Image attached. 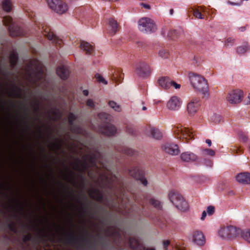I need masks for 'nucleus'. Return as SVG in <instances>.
Listing matches in <instances>:
<instances>
[{"label": "nucleus", "mask_w": 250, "mask_h": 250, "mask_svg": "<svg viewBox=\"0 0 250 250\" xmlns=\"http://www.w3.org/2000/svg\"><path fill=\"white\" fill-rule=\"evenodd\" d=\"M100 131L105 135L112 136L116 133L117 129L114 125L108 123L101 125L100 128Z\"/></svg>", "instance_id": "obj_15"}, {"label": "nucleus", "mask_w": 250, "mask_h": 250, "mask_svg": "<svg viewBox=\"0 0 250 250\" xmlns=\"http://www.w3.org/2000/svg\"><path fill=\"white\" fill-rule=\"evenodd\" d=\"M10 65L12 67H14L18 61V55L15 52L11 53L9 57Z\"/></svg>", "instance_id": "obj_34"}, {"label": "nucleus", "mask_w": 250, "mask_h": 250, "mask_svg": "<svg viewBox=\"0 0 250 250\" xmlns=\"http://www.w3.org/2000/svg\"><path fill=\"white\" fill-rule=\"evenodd\" d=\"M170 242L168 240H165L163 241L164 248L165 250H167V247L169 245Z\"/></svg>", "instance_id": "obj_57"}, {"label": "nucleus", "mask_w": 250, "mask_h": 250, "mask_svg": "<svg viewBox=\"0 0 250 250\" xmlns=\"http://www.w3.org/2000/svg\"><path fill=\"white\" fill-rule=\"evenodd\" d=\"M112 75L111 76V78L113 81H114L115 82L117 81L118 80L117 79V74H115L114 73H112Z\"/></svg>", "instance_id": "obj_61"}, {"label": "nucleus", "mask_w": 250, "mask_h": 250, "mask_svg": "<svg viewBox=\"0 0 250 250\" xmlns=\"http://www.w3.org/2000/svg\"><path fill=\"white\" fill-rule=\"evenodd\" d=\"M32 106L34 108V110L35 112H38L39 110V104L38 103H35Z\"/></svg>", "instance_id": "obj_55"}, {"label": "nucleus", "mask_w": 250, "mask_h": 250, "mask_svg": "<svg viewBox=\"0 0 250 250\" xmlns=\"http://www.w3.org/2000/svg\"><path fill=\"white\" fill-rule=\"evenodd\" d=\"M207 214L208 213L206 212V211H205V210L203 211L202 213V216H201V219L202 220H204L205 219Z\"/></svg>", "instance_id": "obj_60"}, {"label": "nucleus", "mask_w": 250, "mask_h": 250, "mask_svg": "<svg viewBox=\"0 0 250 250\" xmlns=\"http://www.w3.org/2000/svg\"><path fill=\"white\" fill-rule=\"evenodd\" d=\"M101 154L94 150L82 157V160L78 159L77 162L72 163L74 170L82 173L87 171L90 179L93 180L97 186L91 187L87 189L89 197L97 201H102L104 198V192L111 196L114 195L120 198L124 191L122 181L115 175L105 167L102 168L97 166V163L100 161Z\"/></svg>", "instance_id": "obj_1"}, {"label": "nucleus", "mask_w": 250, "mask_h": 250, "mask_svg": "<svg viewBox=\"0 0 250 250\" xmlns=\"http://www.w3.org/2000/svg\"><path fill=\"white\" fill-rule=\"evenodd\" d=\"M69 73L68 67L64 65L60 66L57 69L58 75L63 80H66L68 78Z\"/></svg>", "instance_id": "obj_21"}, {"label": "nucleus", "mask_w": 250, "mask_h": 250, "mask_svg": "<svg viewBox=\"0 0 250 250\" xmlns=\"http://www.w3.org/2000/svg\"><path fill=\"white\" fill-rule=\"evenodd\" d=\"M95 77L98 82L102 83L104 84H107V82L100 74L97 73Z\"/></svg>", "instance_id": "obj_44"}, {"label": "nucleus", "mask_w": 250, "mask_h": 250, "mask_svg": "<svg viewBox=\"0 0 250 250\" xmlns=\"http://www.w3.org/2000/svg\"><path fill=\"white\" fill-rule=\"evenodd\" d=\"M188 77L194 89L201 92L205 97L209 96V88L207 80L196 73L190 72Z\"/></svg>", "instance_id": "obj_4"}, {"label": "nucleus", "mask_w": 250, "mask_h": 250, "mask_svg": "<svg viewBox=\"0 0 250 250\" xmlns=\"http://www.w3.org/2000/svg\"><path fill=\"white\" fill-rule=\"evenodd\" d=\"M171 86H173L176 89H179L180 88V86H181L180 84L177 83L175 82L172 81V80H171V83L170 84V87Z\"/></svg>", "instance_id": "obj_54"}, {"label": "nucleus", "mask_w": 250, "mask_h": 250, "mask_svg": "<svg viewBox=\"0 0 250 250\" xmlns=\"http://www.w3.org/2000/svg\"><path fill=\"white\" fill-rule=\"evenodd\" d=\"M229 226L227 227H224L221 228L218 231V233L220 236L222 238H229Z\"/></svg>", "instance_id": "obj_33"}, {"label": "nucleus", "mask_w": 250, "mask_h": 250, "mask_svg": "<svg viewBox=\"0 0 250 250\" xmlns=\"http://www.w3.org/2000/svg\"><path fill=\"white\" fill-rule=\"evenodd\" d=\"M12 3L10 0H3L2 2V7L6 12H10L12 10Z\"/></svg>", "instance_id": "obj_32"}, {"label": "nucleus", "mask_w": 250, "mask_h": 250, "mask_svg": "<svg viewBox=\"0 0 250 250\" xmlns=\"http://www.w3.org/2000/svg\"><path fill=\"white\" fill-rule=\"evenodd\" d=\"M201 106V100L199 97H194L187 104V110L189 114L194 115Z\"/></svg>", "instance_id": "obj_11"}, {"label": "nucleus", "mask_w": 250, "mask_h": 250, "mask_svg": "<svg viewBox=\"0 0 250 250\" xmlns=\"http://www.w3.org/2000/svg\"><path fill=\"white\" fill-rule=\"evenodd\" d=\"M124 153L127 155L131 156L134 154V152L132 149L126 148L124 149Z\"/></svg>", "instance_id": "obj_53"}, {"label": "nucleus", "mask_w": 250, "mask_h": 250, "mask_svg": "<svg viewBox=\"0 0 250 250\" xmlns=\"http://www.w3.org/2000/svg\"><path fill=\"white\" fill-rule=\"evenodd\" d=\"M204 152L206 155L211 156H214L215 154V151L209 148L205 149L204 150Z\"/></svg>", "instance_id": "obj_51"}, {"label": "nucleus", "mask_w": 250, "mask_h": 250, "mask_svg": "<svg viewBox=\"0 0 250 250\" xmlns=\"http://www.w3.org/2000/svg\"><path fill=\"white\" fill-rule=\"evenodd\" d=\"M86 104L87 106L93 108L95 107L94 102L92 99H88L86 101Z\"/></svg>", "instance_id": "obj_52"}, {"label": "nucleus", "mask_w": 250, "mask_h": 250, "mask_svg": "<svg viewBox=\"0 0 250 250\" xmlns=\"http://www.w3.org/2000/svg\"><path fill=\"white\" fill-rule=\"evenodd\" d=\"M123 207L124 208V207ZM119 211L123 215L128 216H129L130 214L131 213V210L128 207H125L124 209H120Z\"/></svg>", "instance_id": "obj_43"}, {"label": "nucleus", "mask_w": 250, "mask_h": 250, "mask_svg": "<svg viewBox=\"0 0 250 250\" xmlns=\"http://www.w3.org/2000/svg\"><path fill=\"white\" fill-rule=\"evenodd\" d=\"M206 143L209 146H211V141L209 139H207L206 141Z\"/></svg>", "instance_id": "obj_64"}, {"label": "nucleus", "mask_w": 250, "mask_h": 250, "mask_svg": "<svg viewBox=\"0 0 250 250\" xmlns=\"http://www.w3.org/2000/svg\"><path fill=\"white\" fill-rule=\"evenodd\" d=\"M99 118L102 121H104V120L105 121H108L109 120L110 115L106 113L103 112L101 113L98 115Z\"/></svg>", "instance_id": "obj_42"}, {"label": "nucleus", "mask_w": 250, "mask_h": 250, "mask_svg": "<svg viewBox=\"0 0 250 250\" xmlns=\"http://www.w3.org/2000/svg\"><path fill=\"white\" fill-rule=\"evenodd\" d=\"M176 208L181 212H186L189 209L188 204H174Z\"/></svg>", "instance_id": "obj_37"}, {"label": "nucleus", "mask_w": 250, "mask_h": 250, "mask_svg": "<svg viewBox=\"0 0 250 250\" xmlns=\"http://www.w3.org/2000/svg\"><path fill=\"white\" fill-rule=\"evenodd\" d=\"M108 105L109 106L117 112H121L122 108L121 106L117 104L116 102L113 101H109L108 102Z\"/></svg>", "instance_id": "obj_36"}, {"label": "nucleus", "mask_w": 250, "mask_h": 250, "mask_svg": "<svg viewBox=\"0 0 250 250\" xmlns=\"http://www.w3.org/2000/svg\"><path fill=\"white\" fill-rule=\"evenodd\" d=\"M242 97V91L241 90H234L229 93L227 100L229 103L236 104L241 101Z\"/></svg>", "instance_id": "obj_14"}, {"label": "nucleus", "mask_w": 250, "mask_h": 250, "mask_svg": "<svg viewBox=\"0 0 250 250\" xmlns=\"http://www.w3.org/2000/svg\"><path fill=\"white\" fill-rule=\"evenodd\" d=\"M242 238L250 243V229L244 230L242 232Z\"/></svg>", "instance_id": "obj_39"}, {"label": "nucleus", "mask_w": 250, "mask_h": 250, "mask_svg": "<svg viewBox=\"0 0 250 250\" xmlns=\"http://www.w3.org/2000/svg\"><path fill=\"white\" fill-rule=\"evenodd\" d=\"M62 145L60 143H52L51 148L52 150L58 151L61 148Z\"/></svg>", "instance_id": "obj_47"}, {"label": "nucleus", "mask_w": 250, "mask_h": 250, "mask_svg": "<svg viewBox=\"0 0 250 250\" xmlns=\"http://www.w3.org/2000/svg\"><path fill=\"white\" fill-rule=\"evenodd\" d=\"M236 51L238 55L244 54L250 51V45L248 42H245L244 45L238 46L236 48Z\"/></svg>", "instance_id": "obj_29"}, {"label": "nucleus", "mask_w": 250, "mask_h": 250, "mask_svg": "<svg viewBox=\"0 0 250 250\" xmlns=\"http://www.w3.org/2000/svg\"><path fill=\"white\" fill-rule=\"evenodd\" d=\"M182 101L177 96H172L169 99L167 103V108L172 110H177L181 106Z\"/></svg>", "instance_id": "obj_16"}, {"label": "nucleus", "mask_w": 250, "mask_h": 250, "mask_svg": "<svg viewBox=\"0 0 250 250\" xmlns=\"http://www.w3.org/2000/svg\"><path fill=\"white\" fill-rule=\"evenodd\" d=\"M31 238V235L29 233L27 235H26L24 237V241H26L29 240Z\"/></svg>", "instance_id": "obj_62"}, {"label": "nucleus", "mask_w": 250, "mask_h": 250, "mask_svg": "<svg viewBox=\"0 0 250 250\" xmlns=\"http://www.w3.org/2000/svg\"><path fill=\"white\" fill-rule=\"evenodd\" d=\"M194 242L199 246H203L205 243V238L202 232L195 231L193 235Z\"/></svg>", "instance_id": "obj_23"}, {"label": "nucleus", "mask_w": 250, "mask_h": 250, "mask_svg": "<svg viewBox=\"0 0 250 250\" xmlns=\"http://www.w3.org/2000/svg\"><path fill=\"white\" fill-rule=\"evenodd\" d=\"M181 159L184 162L195 161L198 159L196 154L190 152H183L181 154Z\"/></svg>", "instance_id": "obj_24"}, {"label": "nucleus", "mask_w": 250, "mask_h": 250, "mask_svg": "<svg viewBox=\"0 0 250 250\" xmlns=\"http://www.w3.org/2000/svg\"><path fill=\"white\" fill-rule=\"evenodd\" d=\"M159 55L163 58H167L169 56V52L166 49H163L159 51Z\"/></svg>", "instance_id": "obj_48"}, {"label": "nucleus", "mask_w": 250, "mask_h": 250, "mask_svg": "<svg viewBox=\"0 0 250 250\" xmlns=\"http://www.w3.org/2000/svg\"><path fill=\"white\" fill-rule=\"evenodd\" d=\"M215 211V208L213 206H209L208 207L206 212L208 215H211Z\"/></svg>", "instance_id": "obj_49"}, {"label": "nucleus", "mask_w": 250, "mask_h": 250, "mask_svg": "<svg viewBox=\"0 0 250 250\" xmlns=\"http://www.w3.org/2000/svg\"><path fill=\"white\" fill-rule=\"evenodd\" d=\"M148 129L152 138L160 139L162 137V134L158 128L153 126H149Z\"/></svg>", "instance_id": "obj_30"}, {"label": "nucleus", "mask_w": 250, "mask_h": 250, "mask_svg": "<svg viewBox=\"0 0 250 250\" xmlns=\"http://www.w3.org/2000/svg\"><path fill=\"white\" fill-rule=\"evenodd\" d=\"M193 15L195 17L199 19H203L204 18V16L199 11L198 9H195L193 10Z\"/></svg>", "instance_id": "obj_45"}, {"label": "nucleus", "mask_w": 250, "mask_h": 250, "mask_svg": "<svg viewBox=\"0 0 250 250\" xmlns=\"http://www.w3.org/2000/svg\"><path fill=\"white\" fill-rule=\"evenodd\" d=\"M140 5L143 7L144 8L146 9H149L150 8V6L149 4L144 3H141Z\"/></svg>", "instance_id": "obj_59"}, {"label": "nucleus", "mask_w": 250, "mask_h": 250, "mask_svg": "<svg viewBox=\"0 0 250 250\" xmlns=\"http://www.w3.org/2000/svg\"><path fill=\"white\" fill-rule=\"evenodd\" d=\"M112 235L114 237L115 243L121 250L124 249L126 247H129L132 250H144V247L141 241L136 236L128 237L124 236L123 237L118 230H115Z\"/></svg>", "instance_id": "obj_2"}, {"label": "nucleus", "mask_w": 250, "mask_h": 250, "mask_svg": "<svg viewBox=\"0 0 250 250\" xmlns=\"http://www.w3.org/2000/svg\"><path fill=\"white\" fill-rule=\"evenodd\" d=\"M235 42V40L231 38H229L227 39L225 43V45L228 47L229 46H232Z\"/></svg>", "instance_id": "obj_50"}, {"label": "nucleus", "mask_w": 250, "mask_h": 250, "mask_svg": "<svg viewBox=\"0 0 250 250\" xmlns=\"http://www.w3.org/2000/svg\"><path fill=\"white\" fill-rule=\"evenodd\" d=\"M168 198L171 203H182L186 201L184 196L175 189H172L169 191Z\"/></svg>", "instance_id": "obj_12"}, {"label": "nucleus", "mask_w": 250, "mask_h": 250, "mask_svg": "<svg viewBox=\"0 0 250 250\" xmlns=\"http://www.w3.org/2000/svg\"><path fill=\"white\" fill-rule=\"evenodd\" d=\"M2 21L4 25L9 26L8 30L11 37L22 36L25 35V32L24 30L15 21H13L10 16H7L3 17Z\"/></svg>", "instance_id": "obj_5"}, {"label": "nucleus", "mask_w": 250, "mask_h": 250, "mask_svg": "<svg viewBox=\"0 0 250 250\" xmlns=\"http://www.w3.org/2000/svg\"><path fill=\"white\" fill-rule=\"evenodd\" d=\"M66 169L68 171L69 174L65 175L64 179L67 180L68 182L72 185L75 188L84 189L85 188V184L84 182L85 180V176L81 175V177L82 181L78 182L77 181V178L75 173L69 170L67 167H66Z\"/></svg>", "instance_id": "obj_9"}, {"label": "nucleus", "mask_w": 250, "mask_h": 250, "mask_svg": "<svg viewBox=\"0 0 250 250\" xmlns=\"http://www.w3.org/2000/svg\"><path fill=\"white\" fill-rule=\"evenodd\" d=\"M148 201H149V203H152V204H153V203H160V201L157 200V199L154 198H152V197H150L149 198V200H148Z\"/></svg>", "instance_id": "obj_56"}, {"label": "nucleus", "mask_w": 250, "mask_h": 250, "mask_svg": "<svg viewBox=\"0 0 250 250\" xmlns=\"http://www.w3.org/2000/svg\"><path fill=\"white\" fill-rule=\"evenodd\" d=\"M222 117L221 115L214 114L211 117V121L215 124H219L222 121Z\"/></svg>", "instance_id": "obj_38"}, {"label": "nucleus", "mask_w": 250, "mask_h": 250, "mask_svg": "<svg viewBox=\"0 0 250 250\" xmlns=\"http://www.w3.org/2000/svg\"><path fill=\"white\" fill-rule=\"evenodd\" d=\"M43 35L47 39L52 41L56 45L60 46L62 43V40L59 39L52 32L50 31L49 28H46L43 32Z\"/></svg>", "instance_id": "obj_18"}, {"label": "nucleus", "mask_w": 250, "mask_h": 250, "mask_svg": "<svg viewBox=\"0 0 250 250\" xmlns=\"http://www.w3.org/2000/svg\"><path fill=\"white\" fill-rule=\"evenodd\" d=\"M50 9L59 14H62L68 10L67 4L62 0H46Z\"/></svg>", "instance_id": "obj_8"}, {"label": "nucleus", "mask_w": 250, "mask_h": 250, "mask_svg": "<svg viewBox=\"0 0 250 250\" xmlns=\"http://www.w3.org/2000/svg\"><path fill=\"white\" fill-rule=\"evenodd\" d=\"M236 179L240 183L249 184H250V173H241L236 176Z\"/></svg>", "instance_id": "obj_22"}, {"label": "nucleus", "mask_w": 250, "mask_h": 250, "mask_svg": "<svg viewBox=\"0 0 250 250\" xmlns=\"http://www.w3.org/2000/svg\"><path fill=\"white\" fill-rule=\"evenodd\" d=\"M137 73L141 77H146L150 73V70L149 66L144 63H141L139 67L137 68Z\"/></svg>", "instance_id": "obj_20"}, {"label": "nucleus", "mask_w": 250, "mask_h": 250, "mask_svg": "<svg viewBox=\"0 0 250 250\" xmlns=\"http://www.w3.org/2000/svg\"><path fill=\"white\" fill-rule=\"evenodd\" d=\"M129 173L132 177L136 180H140L144 186H146L147 185V181L145 178V172L143 170L135 167L130 169Z\"/></svg>", "instance_id": "obj_10"}, {"label": "nucleus", "mask_w": 250, "mask_h": 250, "mask_svg": "<svg viewBox=\"0 0 250 250\" xmlns=\"http://www.w3.org/2000/svg\"><path fill=\"white\" fill-rule=\"evenodd\" d=\"M26 72L28 80L36 85L45 81L44 67L37 60H32L28 64Z\"/></svg>", "instance_id": "obj_3"}, {"label": "nucleus", "mask_w": 250, "mask_h": 250, "mask_svg": "<svg viewBox=\"0 0 250 250\" xmlns=\"http://www.w3.org/2000/svg\"><path fill=\"white\" fill-rule=\"evenodd\" d=\"M21 89L20 88H17L13 90L12 93L10 94L14 97L21 98Z\"/></svg>", "instance_id": "obj_41"}, {"label": "nucleus", "mask_w": 250, "mask_h": 250, "mask_svg": "<svg viewBox=\"0 0 250 250\" xmlns=\"http://www.w3.org/2000/svg\"><path fill=\"white\" fill-rule=\"evenodd\" d=\"M241 139L244 142H246L248 140V138L245 135H242Z\"/></svg>", "instance_id": "obj_63"}, {"label": "nucleus", "mask_w": 250, "mask_h": 250, "mask_svg": "<svg viewBox=\"0 0 250 250\" xmlns=\"http://www.w3.org/2000/svg\"><path fill=\"white\" fill-rule=\"evenodd\" d=\"M108 31L109 33L113 35L120 30V26L117 21L113 18L108 20Z\"/></svg>", "instance_id": "obj_19"}, {"label": "nucleus", "mask_w": 250, "mask_h": 250, "mask_svg": "<svg viewBox=\"0 0 250 250\" xmlns=\"http://www.w3.org/2000/svg\"><path fill=\"white\" fill-rule=\"evenodd\" d=\"M82 49H83L86 52V54H90L93 50V47L90 45L88 42L83 41L80 45Z\"/></svg>", "instance_id": "obj_31"}, {"label": "nucleus", "mask_w": 250, "mask_h": 250, "mask_svg": "<svg viewBox=\"0 0 250 250\" xmlns=\"http://www.w3.org/2000/svg\"><path fill=\"white\" fill-rule=\"evenodd\" d=\"M171 80L167 77H162L158 80L160 86L164 89H168L170 87Z\"/></svg>", "instance_id": "obj_27"}, {"label": "nucleus", "mask_w": 250, "mask_h": 250, "mask_svg": "<svg viewBox=\"0 0 250 250\" xmlns=\"http://www.w3.org/2000/svg\"><path fill=\"white\" fill-rule=\"evenodd\" d=\"M62 191L65 195L70 197H74L77 192V191L74 188L64 184H62Z\"/></svg>", "instance_id": "obj_25"}, {"label": "nucleus", "mask_w": 250, "mask_h": 250, "mask_svg": "<svg viewBox=\"0 0 250 250\" xmlns=\"http://www.w3.org/2000/svg\"><path fill=\"white\" fill-rule=\"evenodd\" d=\"M162 149L166 153L171 155H178L180 150L177 145L171 143H167L162 146Z\"/></svg>", "instance_id": "obj_13"}, {"label": "nucleus", "mask_w": 250, "mask_h": 250, "mask_svg": "<svg viewBox=\"0 0 250 250\" xmlns=\"http://www.w3.org/2000/svg\"><path fill=\"white\" fill-rule=\"evenodd\" d=\"M232 153L237 154H241L243 152V149L241 147L234 146L230 149Z\"/></svg>", "instance_id": "obj_46"}, {"label": "nucleus", "mask_w": 250, "mask_h": 250, "mask_svg": "<svg viewBox=\"0 0 250 250\" xmlns=\"http://www.w3.org/2000/svg\"><path fill=\"white\" fill-rule=\"evenodd\" d=\"M167 36L171 40H176L180 36V32H177L175 30H171L169 31Z\"/></svg>", "instance_id": "obj_35"}, {"label": "nucleus", "mask_w": 250, "mask_h": 250, "mask_svg": "<svg viewBox=\"0 0 250 250\" xmlns=\"http://www.w3.org/2000/svg\"><path fill=\"white\" fill-rule=\"evenodd\" d=\"M10 186L9 183L5 182L4 183H0V191H7L10 189Z\"/></svg>", "instance_id": "obj_40"}, {"label": "nucleus", "mask_w": 250, "mask_h": 250, "mask_svg": "<svg viewBox=\"0 0 250 250\" xmlns=\"http://www.w3.org/2000/svg\"><path fill=\"white\" fill-rule=\"evenodd\" d=\"M77 118V116L74 113H70L68 116V123L71 125V131L72 132L81 134L83 133V129L79 126L73 125V122L76 120Z\"/></svg>", "instance_id": "obj_17"}, {"label": "nucleus", "mask_w": 250, "mask_h": 250, "mask_svg": "<svg viewBox=\"0 0 250 250\" xmlns=\"http://www.w3.org/2000/svg\"><path fill=\"white\" fill-rule=\"evenodd\" d=\"M229 227V238L241 236L242 237V232L244 230L236 227L230 226Z\"/></svg>", "instance_id": "obj_26"}, {"label": "nucleus", "mask_w": 250, "mask_h": 250, "mask_svg": "<svg viewBox=\"0 0 250 250\" xmlns=\"http://www.w3.org/2000/svg\"><path fill=\"white\" fill-rule=\"evenodd\" d=\"M227 3L231 5L240 6L241 4V2H233L230 1H228Z\"/></svg>", "instance_id": "obj_58"}, {"label": "nucleus", "mask_w": 250, "mask_h": 250, "mask_svg": "<svg viewBox=\"0 0 250 250\" xmlns=\"http://www.w3.org/2000/svg\"><path fill=\"white\" fill-rule=\"evenodd\" d=\"M80 239L79 238L76 237L73 235L68 236L66 239L67 244H71L77 249H78L80 246Z\"/></svg>", "instance_id": "obj_28"}, {"label": "nucleus", "mask_w": 250, "mask_h": 250, "mask_svg": "<svg viewBox=\"0 0 250 250\" xmlns=\"http://www.w3.org/2000/svg\"><path fill=\"white\" fill-rule=\"evenodd\" d=\"M139 28L143 33H151L155 32L156 29V25L153 21L148 18H143L138 22Z\"/></svg>", "instance_id": "obj_6"}, {"label": "nucleus", "mask_w": 250, "mask_h": 250, "mask_svg": "<svg viewBox=\"0 0 250 250\" xmlns=\"http://www.w3.org/2000/svg\"><path fill=\"white\" fill-rule=\"evenodd\" d=\"M174 132L177 139L185 140V142L194 138L193 133L187 127H184L181 125H178L174 129Z\"/></svg>", "instance_id": "obj_7"}]
</instances>
